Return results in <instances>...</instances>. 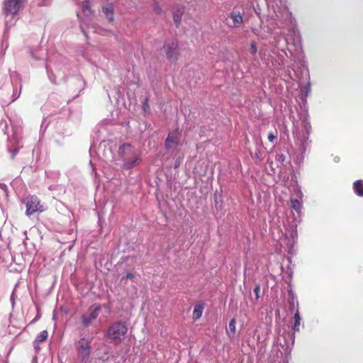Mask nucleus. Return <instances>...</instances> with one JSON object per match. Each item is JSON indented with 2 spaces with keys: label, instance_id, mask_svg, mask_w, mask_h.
Segmentation results:
<instances>
[{
  "label": "nucleus",
  "instance_id": "21",
  "mask_svg": "<svg viewBox=\"0 0 363 363\" xmlns=\"http://www.w3.org/2000/svg\"><path fill=\"white\" fill-rule=\"evenodd\" d=\"M285 160V155L284 154H278L276 155V161L279 162H284Z\"/></svg>",
  "mask_w": 363,
  "mask_h": 363
},
{
  "label": "nucleus",
  "instance_id": "24",
  "mask_svg": "<svg viewBox=\"0 0 363 363\" xmlns=\"http://www.w3.org/2000/svg\"><path fill=\"white\" fill-rule=\"evenodd\" d=\"M90 8V3L89 1H84L83 2V9L85 11V10H88Z\"/></svg>",
  "mask_w": 363,
  "mask_h": 363
},
{
  "label": "nucleus",
  "instance_id": "4",
  "mask_svg": "<svg viewBox=\"0 0 363 363\" xmlns=\"http://www.w3.org/2000/svg\"><path fill=\"white\" fill-rule=\"evenodd\" d=\"M164 50L167 58L172 62H176L179 57V45L177 39L167 40L164 42Z\"/></svg>",
  "mask_w": 363,
  "mask_h": 363
},
{
  "label": "nucleus",
  "instance_id": "7",
  "mask_svg": "<svg viewBox=\"0 0 363 363\" xmlns=\"http://www.w3.org/2000/svg\"><path fill=\"white\" fill-rule=\"evenodd\" d=\"M100 310L101 307L99 306L94 305L91 306L87 313L82 316L83 325L88 327L98 317Z\"/></svg>",
  "mask_w": 363,
  "mask_h": 363
},
{
  "label": "nucleus",
  "instance_id": "20",
  "mask_svg": "<svg viewBox=\"0 0 363 363\" xmlns=\"http://www.w3.org/2000/svg\"><path fill=\"white\" fill-rule=\"evenodd\" d=\"M277 134H274L273 133H269L268 134V140L271 142V143H274L275 141V140L277 139Z\"/></svg>",
  "mask_w": 363,
  "mask_h": 363
},
{
  "label": "nucleus",
  "instance_id": "15",
  "mask_svg": "<svg viewBox=\"0 0 363 363\" xmlns=\"http://www.w3.org/2000/svg\"><path fill=\"white\" fill-rule=\"evenodd\" d=\"M294 318V325L293 327V330L294 332H296V331L298 332V331H299V327H300V323H301V316H300V314H299V312L298 310L295 313Z\"/></svg>",
  "mask_w": 363,
  "mask_h": 363
},
{
  "label": "nucleus",
  "instance_id": "23",
  "mask_svg": "<svg viewBox=\"0 0 363 363\" xmlns=\"http://www.w3.org/2000/svg\"><path fill=\"white\" fill-rule=\"evenodd\" d=\"M259 291H260V287L259 285H257L255 288L254 289V293L256 296V299H258L259 298Z\"/></svg>",
  "mask_w": 363,
  "mask_h": 363
},
{
  "label": "nucleus",
  "instance_id": "2",
  "mask_svg": "<svg viewBox=\"0 0 363 363\" xmlns=\"http://www.w3.org/2000/svg\"><path fill=\"white\" fill-rule=\"evenodd\" d=\"M128 332V327L124 322L116 321L111 324L107 330V337L114 345L120 344Z\"/></svg>",
  "mask_w": 363,
  "mask_h": 363
},
{
  "label": "nucleus",
  "instance_id": "16",
  "mask_svg": "<svg viewBox=\"0 0 363 363\" xmlns=\"http://www.w3.org/2000/svg\"><path fill=\"white\" fill-rule=\"evenodd\" d=\"M291 206L296 211L299 212L301 208V203L297 199L291 200Z\"/></svg>",
  "mask_w": 363,
  "mask_h": 363
},
{
  "label": "nucleus",
  "instance_id": "26",
  "mask_svg": "<svg viewBox=\"0 0 363 363\" xmlns=\"http://www.w3.org/2000/svg\"><path fill=\"white\" fill-rule=\"evenodd\" d=\"M17 152H18V150H16L13 152L12 156H11L12 158H13L15 157V155H16Z\"/></svg>",
  "mask_w": 363,
  "mask_h": 363
},
{
  "label": "nucleus",
  "instance_id": "9",
  "mask_svg": "<svg viewBox=\"0 0 363 363\" xmlns=\"http://www.w3.org/2000/svg\"><path fill=\"white\" fill-rule=\"evenodd\" d=\"M228 16L233 21V24L230 26L233 28H238L243 22L242 15L239 11H232Z\"/></svg>",
  "mask_w": 363,
  "mask_h": 363
},
{
  "label": "nucleus",
  "instance_id": "13",
  "mask_svg": "<svg viewBox=\"0 0 363 363\" xmlns=\"http://www.w3.org/2000/svg\"><path fill=\"white\" fill-rule=\"evenodd\" d=\"M203 311V307L201 305H196L194 306V311H193V318L194 320H197L200 318L202 315Z\"/></svg>",
  "mask_w": 363,
  "mask_h": 363
},
{
  "label": "nucleus",
  "instance_id": "3",
  "mask_svg": "<svg viewBox=\"0 0 363 363\" xmlns=\"http://www.w3.org/2000/svg\"><path fill=\"white\" fill-rule=\"evenodd\" d=\"M25 203L26 206V214L28 216L35 213H42L46 209L44 205L41 203L40 199L35 195L28 196L26 199Z\"/></svg>",
  "mask_w": 363,
  "mask_h": 363
},
{
  "label": "nucleus",
  "instance_id": "19",
  "mask_svg": "<svg viewBox=\"0 0 363 363\" xmlns=\"http://www.w3.org/2000/svg\"><path fill=\"white\" fill-rule=\"evenodd\" d=\"M257 52V44L255 41H252L250 44V52L252 55H255Z\"/></svg>",
  "mask_w": 363,
  "mask_h": 363
},
{
  "label": "nucleus",
  "instance_id": "5",
  "mask_svg": "<svg viewBox=\"0 0 363 363\" xmlns=\"http://www.w3.org/2000/svg\"><path fill=\"white\" fill-rule=\"evenodd\" d=\"M23 5V0H4L2 11L6 16L16 15Z\"/></svg>",
  "mask_w": 363,
  "mask_h": 363
},
{
  "label": "nucleus",
  "instance_id": "10",
  "mask_svg": "<svg viewBox=\"0 0 363 363\" xmlns=\"http://www.w3.org/2000/svg\"><path fill=\"white\" fill-rule=\"evenodd\" d=\"M103 12L106 15L108 21L112 22L113 21L114 9L112 4H108L102 7Z\"/></svg>",
  "mask_w": 363,
  "mask_h": 363
},
{
  "label": "nucleus",
  "instance_id": "14",
  "mask_svg": "<svg viewBox=\"0 0 363 363\" xmlns=\"http://www.w3.org/2000/svg\"><path fill=\"white\" fill-rule=\"evenodd\" d=\"M48 336V333L47 330H43L36 337L35 340L33 342L34 347H36V345L38 342H44L47 340Z\"/></svg>",
  "mask_w": 363,
  "mask_h": 363
},
{
  "label": "nucleus",
  "instance_id": "8",
  "mask_svg": "<svg viewBox=\"0 0 363 363\" xmlns=\"http://www.w3.org/2000/svg\"><path fill=\"white\" fill-rule=\"evenodd\" d=\"M182 131L176 129L170 132L165 140V147L167 150H172L177 147L180 143Z\"/></svg>",
  "mask_w": 363,
  "mask_h": 363
},
{
  "label": "nucleus",
  "instance_id": "22",
  "mask_svg": "<svg viewBox=\"0 0 363 363\" xmlns=\"http://www.w3.org/2000/svg\"><path fill=\"white\" fill-rule=\"evenodd\" d=\"M143 110L145 111H147V110L150 109V106L148 104V99L146 98L143 104Z\"/></svg>",
  "mask_w": 363,
  "mask_h": 363
},
{
  "label": "nucleus",
  "instance_id": "1",
  "mask_svg": "<svg viewBox=\"0 0 363 363\" xmlns=\"http://www.w3.org/2000/svg\"><path fill=\"white\" fill-rule=\"evenodd\" d=\"M120 153L123 158V167L125 169L137 166L141 161L140 156L135 154L133 147L128 143L120 147Z\"/></svg>",
  "mask_w": 363,
  "mask_h": 363
},
{
  "label": "nucleus",
  "instance_id": "25",
  "mask_svg": "<svg viewBox=\"0 0 363 363\" xmlns=\"http://www.w3.org/2000/svg\"><path fill=\"white\" fill-rule=\"evenodd\" d=\"M135 277L134 274L133 273H128L125 277L122 278L123 279H132Z\"/></svg>",
  "mask_w": 363,
  "mask_h": 363
},
{
  "label": "nucleus",
  "instance_id": "11",
  "mask_svg": "<svg viewBox=\"0 0 363 363\" xmlns=\"http://www.w3.org/2000/svg\"><path fill=\"white\" fill-rule=\"evenodd\" d=\"M183 13L184 8L180 6H178L177 9L173 12V20L177 27L179 26L182 22Z\"/></svg>",
  "mask_w": 363,
  "mask_h": 363
},
{
  "label": "nucleus",
  "instance_id": "17",
  "mask_svg": "<svg viewBox=\"0 0 363 363\" xmlns=\"http://www.w3.org/2000/svg\"><path fill=\"white\" fill-rule=\"evenodd\" d=\"M235 325H236L235 319V318L231 319L229 323V329H230V333L233 334V335H234L235 333Z\"/></svg>",
  "mask_w": 363,
  "mask_h": 363
},
{
  "label": "nucleus",
  "instance_id": "6",
  "mask_svg": "<svg viewBox=\"0 0 363 363\" xmlns=\"http://www.w3.org/2000/svg\"><path fill=\"white\" fill-rule=\"evenodd\" d=\"M91 340L92 339L88 340L85 337H82L78 342L77 352L82 360L88 359L90 356Z\"/></svg>",
  "mask_w": 363,
  "mask_h": 363
},
{
  "label": "nucleus",
  "instance_id": "12",
  "mask_svg": "<svg viewBox=\"0 0 363 363\" xmlns=\"http://www.w3.org/2000/svg\"><path fill=\"white\" fill-rule=\"evenodd\" d=\"M354 193L358 196L363 197V180H357L353 183Z\"/></svg>",
  "mask_w": 363,
  "mask_h": 363
},
{
  "label": "nucleus",
  "instance_id": "18",
  "mask_svg": "<svg viewBox=\"0 0 363 363\" xmlns=\"http://www.w3.org/2000/svg\"><path fill=\"white\" fill-rule=\"evenodd\" d=\"M153 9L156 14L161 15L163 12L162 9L160 6L157 2H155L153 5Z\"/></svg>",
  "mask_w": 363,
  "mask_h": 363
}]
</instances>
